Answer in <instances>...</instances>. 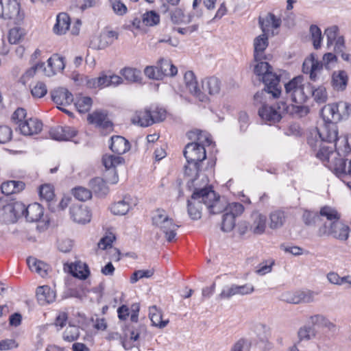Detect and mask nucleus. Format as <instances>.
<instances>
[{
    "label": "nucleus",
    "mask_w": 351,
    "mask_h": 351,
    "mask_svg": "<svg viewBox=\"0 0 351 351\" xmlns=\"http://www.w3.org/2000/svg\"><path fill=\"white\" fill-rule=\"evenodd\" d=\"M203 206H206L210 214H219L226 208V199L217 193L199 196L198 193H193L187 199V213L192 220H198L202 217Z\"/></svg>",
    "instance_id": "nucleus-1"
},
{
    "label": "nucleus",
    "mask_w": 351,
    "mask_h": 351,
    "mask_svg": "<svg viewBox=\"0 0 351 351\" xmlns=\"http://www.w3.org/2000/svg\"><path fill=\"white\" fill-rule=\"evenodd\" d=\"M189 138L193 141L186 145L183 154L187 161L185 171L196 168V165L206 158L205 146L210 145L213 141L210 134L198 130L191 131L187 134Z\"/></svg>",
    "instance_id": "nucleus-2"
},
{
    "label": "nucleus",
    "mask_w": 351,
    "mask_h": 351,
    "mask_svg": "<svg viewBox=\"0 0 351 351\" xmlns=\"http://www.w3.org/2000/svg\"><path fill=\"white\" fill-rule=\"evenodd\" d=\"M272 96L267 91L257 92L254 96V104L258 107V114L265 122L272 124L278 122L285 114V101L272 104L267 101L268 96Z\"/></svg>",
    "instance_id": "nucleus-3"
},
{
    "label": "nucleus",
    "mask_w": 351,
    "mask_h": 351,
    "mask_svg": "<svg viewBox=\"0 0 351 351\" xmlns=\"http://www.w3.org/2000/svg\"><path fill=\"white\" fill-rule=\"evenodd\" d=\"M316 156L334 173L351 176V160L347 162L338 157L333 145H325L324 143H322Z\"/></svg>",
    "instance_id": "nucleus-4"
},
{
    "label": "nucleus",
    "mask_w": 351,
    "mask_h": 351,
    "mask_svg": "<svg viewBox=\"0 0 351 351\" xmlns=\"http://www.w3.org/2000/svg\"><path fill=\"white\" fill-rule=\"evenodd\" d=\"M254 73L258 76V80L265 84L263 90L271 93L273 98H278L281 94L280 85V75L273 72L272 66L263 60H258L254 68Z\"/></svg>",
    "instance_id": "nucleus-5"
},
{
    "label": "nucleus",
    "mask_w": 351,
    "mask_h": 351,
    "mask_svg": "<svg viewBox=\"0 0 351 351\" xmlns=\"http://www.w3.org/2000/svg\"><path fill=\"white\" fill-rule=\"evenodd\" d=\"M110 141V149L112 152L118 155L123 154L130 149V144L129 141L123 136H114L111 137ZM102 162L104 167L109 169L111 168H115L119 165L123 164L125 160L120 156L106 154L103 156Z\"/></svg>",
    "instance_id": "nucleus-6"
},
{
    "label": "nucleus",
    "mask_w": 351,
    "mask_h": 351,
    "mask_svg": "<svg viewBox=\"0 0 351 351\" xmlns=\"http://www.w3.org/2000/svg\"><path fill=\"white\" fill-rule=\"evenodd\" d=\"M351 114V106L346 101L326 105L322 110L323 121H331L335 123L347 119Z\"/></svg>",
    "instance_id": "nucleus-7"
},
{
    "label": "nucleus",
    "mask_w": 351,
    "mask_h": 351,
    "mask_svg": "<svg viewBox=\"0 0 351 351\" xmlns=\"http://www.w3.org/2000/svg\"><path fill=\"white\" fill-rule=\"evenodd\" d=\"M285 88L287 96L295 104H302L308 98V95L304 91L305 84L302 76L293 78L285 84Z\"/></svg>",
    "instance_id": "nucleus-8"
},
{
    "label": "nucleus",
    "mask_w": 351,
    "mask_h": 351,
    "mask_svg": "<svg viewBox=\"0 0 351 351\" xmlns=\"http://www.w3.org/2000/svg\"><path fill=\"white\" fill-rule=\"evenodd\" d=\"M47 62L49 68V69H47L45 67L44 62H38L27 71V75L32 76L35 73L36 71L43 70L47 76H52L56 73L63 71L65 67L64 58L58 54H53L48 59Z\"/></svg>",
    "instance_id": "nucleus-9"
},
{
    "label": "nucleus",
    "mask_w": 351,
    "mask_h": 351,
    "mask_svg": "<svg viewBox=\"0 0 351 351\" xmlns=\"http://www.w3.org/2000/svg\"><path fill=\"white\" fill-rule=\"evenodd\" d=\"M349 232V226L343 223L339 220L330 222L328 225L324 223L323 226L319 229V234L320 236L332 234L334 237L342 241L348 239Z\"/></svg>",
    "instance_id": "nucleus-10"
},
{
    "label": "nucleus",
    "mask_w": 351,
    "mask_h": 351,
    "mask_svg": "<svg viewBox=\"0 0 351 351\" xmlns=\"http://www.w3.org/2000/svg\"><path fill=\"white\" fill-rule=\"evenodd\" d=\"M0 17L19 23L23 19L18 0H0Z\"/></svg>",
    "instance_id": "nucleus-11"
},
{
    "label": "nucleus",
    "mask_w": 351,
    "mask_h": 351,
    "mask_svg": "<svg viewBox=\"0 0 351 351\" xmlns=\"http://www.w3.org/2000/svg\"><path fill=\"white\" fill-rule=\"evenodd\" d=\"M118 182V177H94L89 181V186L92 193L104 197L109 193V184H115Z\"/></svg>",
    "instance_id": "nucleus-12"
},
{
    "label": "nucleus",
    "mask_w": 351,
    "mask_h": 351,
    "mask_svg": "<svg viewBox=\"0 0 351 351\" xmlns=\"http://www.w3.org/2000/svg\"><path fill=\"white\" fill-rule=\"evenodd\" d=\"M119 34L115 31L104 30L99 36L94 37L90 40L89 47L96 50L106 49L117 40Z\"/></svg>",
    "instance_id": "nucleus-13"
},
{
    "label": "nucleus",
    "mask_w": 351,
    "mask_h": 351,
    "mask_svg": "<svg viewBox=\"0 0 351 351\" xmlns=\"http://www.w3.org/2000/svg\"><path fill=\"white\" fill-rule=\"evenodd\" d=\"M317 132L322 143L333 145L339 138L337 125L331 121H324L323 125L317 129Z\"/></svg>",
    "instance_id": "nucleus-14"
},
{
    "label": "nucleus",
    "mask_w": 351,
    "mask_h": 351,
    "mask_svg": "<svg viewBox=\"0 0 351 351\" xmlns=\"http://www.w3.org/2000/svg\"><path fill=\"white\" fill-rule=\"evenodd\" d=\"M208 177H194L187 182V188L193 193H198L199 196L208 193H217L211 185L208 184Z\"/></svg>",
    "instance_id": "nucleus-15"
},
{
    "label": "nucleus",
    "mask_w": 351,
    "mask_h": 351,
    "mask_svg": "<svg viewBox=\"0 0 351 351\" xmlns=\"http://www.w3.org/2000/svg\"><path fill=\"white\" fill-rule=\"evenodd\" d=\"M184 80L186 88L197 99L202 102H207L208 97L204 93L202 92L198 86L197 82L195 79L194 73L189 71L185 73Z\"/></svg>",
    "instance_id": "nucleus-16"
},
{
    "label": "nucleus",
    "mask_w": 351,
    "mask_h": 351,
    "mask_svg": "<svg viewBox=\"0 0 351 351\" xmlns=\"http://www.w3.org/2000/svg\"><path fill=\"white\" fill-rule=\"evenodd\" d=\"M71 219L77 223L85 224L91 220V212L88 207L84 204H73L70 207Z\"/></svg>",
    "instance_id": "nucleus-17"
},
{
    "label": "nucleus",
    "mask_w": 351,
    "mask_h": 351,
    "mask_svg": "<svg viewBox=\"0 0 351 351\" xmlns=\"http://www.w3.org/2000/svg\"><path fill=\"white\" fill-rule=\"evenodd\" d=\"M324 63L317 58L313 54L306 58L302 65V71L304 73L309 74L310 79L313 81H316L318 75L321 73L323 69Z\"/></svg>",
    "instance_id": "nucleus-18"
},
{
    "label": "nucleus",
    "mask_w": 351,
    "mask_h": 351,
    "mask_svg": "<svg viewBox=\"0 0 351 351\" xmlns=\"http://www.w3.org/2000/svg\"><path fill=\"white\" fill-rule=\"evenodd\" d=\"M324 34L327 37V46L329 47L334 45V51L335 52H342L344 49L343 37L339 35L338 27L334 25L327 28Z\"/></svg>",
    "instance_id": "nucleus-19"
},
{
    "label": "nucleus",
    "mask_w": 351,
    "mask_h": 351,
    "mask_svg": "<svg viewBox=\"0 0 351 351\" xmlns=\"http://www.w3.org/2000/svg\"><path fill=\"white\" fill-rule=\"evenodd\" d=\"M136 200L130 195H125L121 199L115 202L110 207L111 212L116 215L127 214L133 206H136Z\"/></svg>",
    "instance_id": "nucleus-20"
},
{
    "label": "nucleus",
    "mask_w": 351,
    "mask_h": 351,
    "mask_svg": "<svg viewBox=\"0 0 351 351\" xmlns=\"http://www.w3.org/2000/svg\"><path fill=\"white\" fill-rule=\"evenodd\" d=\"M53 101L58 106H66L70 105L73 101V95L65 88L60 87L51 92Z\"/></svg>",
    "instance_id": "nucleus-21"
},
{
    "label": "nucleus",
    "mask_w": 351,
    "mask_h": 351,
    "mask_svg": "<svg viewBox=\"0 0 351 351\" xmlns=\"http://www.w3.org/2000/svg\"><path fill=\"white\" fill-rule=\"evenodd\" d=\"M42 128L43 123L36 118H28L19 125L21 133L27 136L36 134Z\"/></svg>",
    "instance_id": "nucleus-22"
},
{
    "label": "nucleus",
    "mask_w": 351,
    "mask_h": 351,
    "mask_svg": "<svg viewBox=\"0 0 351 351\" xmlns=\"http://www.w3.org/2000/svg\"><path fill=\"white\" fill-rule=\"evenodd\" d=\"M269 44L268 35L262 34L256 37L254 40V61L263 60L267 59L265 55V51Z\"/></svg>",
    "instance_id": "nucleus-23"
},
{
    "label": "nucleus",
    "mask_w": 351,
    "mask_h": 351,
    "mask_svg": "<svg viewBox=\"0 0 351 351\" xmlns=\"http://www.w3.org/2000/svg\"><path fill=\"white\" fill-rule=\"evenodd\" d=\"M251 219L252 222L250 224V230L254 234L260 235L263 234L266 228V216L258 212H254L252 214Z\"/></svg>",
    "instance_id": "nucleus-24"
},
{
    "label": "nucleus",
    "mask_w": 351,
    "mask_h": 351,
    "mask_svg": "<svg viewBox=\"0 0 351 351\" xmlns=\"http://www.w3.org/2000/svg\"><path fill=\"white\" fill-rule=\"evenodd\" d=\"M338 157L346 156L351 153V135L339 136L333 144Z\"/></svg>",
    "instance_id": "nucleus-25"
},
{
    "label": "nucleus",
    "mask_w": 351,
    "mask_h": 351,
    "mask_svg": "<svg viewBox=\"0 0 351 351\" xmlns=\"http://www.w3.org/2000/svg\"><path fill=\"white\" fill-rule=\"evenodd\" d=\"M151 111L147 108L137 110L131 118V121L141 127H148L154 124Z\"/></svg>",
    "instance_id": "nucleus-26"
},
{
    "label": "nucleus",
    "mask_w": 351,
    "mask_h": 351,
    "mask_svg": "<svg viewBox=\"0 0 351 351\" xmlns=\"http://www.w3.org/2000/svg\"><path fill=\"white\" fill-rule=\"evenodd\" d=\"M56 292L49 286L43 285L36 289V298L41 305L53 302L56 299Z\"/></svg>",
    "instance_id": "nucleus-27"
},
{
    "label": "nucleus",
    "mask_w": 351,
    "mask_h": 351,
    "mask_svg": "<svg viewBox=\"0 0 351 351\" xmlns=\"http://www.w3.org/2000/svg\"><path fill=\"white\" fill-rule=\"evenodd\" d=\"M27 263L32 271L36 272L43 278L47 276L50 270V266L48 264L34 257H29L27 259Z\"/></svg>",
    "instance_id": "nucleus-28"
},
{
    "label": "nucleus",
    "mask_w": 351,
    "mask_h": 351,
    "mask_svg": "<svg viewBox=\"0 0 351 351\" xmlns=\"http://www.w3.org/2000/svg\"><path fill=\"white\" fill-rule=\"evenodd\" d=\"M215 162L213 160L207 161L205 164L204 160H202L197 163L196 168H192L191 170L185 171V174L189 176L195 174V176H208L214 173Z\"/></svg>",
    "instance_id": "nucleus-29"
},
{
    "label": "nucleus",
    "mask_w": 351,
    "mask_h": 351,
    "mask_svg": "<svg viewBox=\"0 0 351 351\" xmlns=\"http://www.w3.org/2000/svg\"><path fill=\"white\" fill-rule=\"evenodd\" d=\"M88 121L97 127L108 129L112 127V123L108 119L107 114L104 111H95L88 116Z\"/></svg>",
    "instance_id": "nucleus-30"
},
{
    "label": "nucleus",
    "mask_w": 351,
    "mask_h": 351,
    "mask_svg": "<svg viewBox=\"0 0 351 351\" xmlns=\"http://www.w3.org/2000/svg\"><path fill=\"white\" fill-rule=\"evenodd\" d=\"M348 75L345 71H334L332 75L331 85L337 91L344 90L348 85Z\"/></svg>",
    "instance_id": "nucleus-31"
},
{
    "label": "nucleus",
    "mask_w": 351,
    "mask_h": 351,
    "mask_svg": "<svg viewBox=\"0 0 351 351\" xmlns=\"http://www.w3.org/2000/svg\"><path fill=\"white\" fill-rule=\"evenodd\" d=\"M280 20L276 19L272 14H268L265 18L259 17V24L263 34L269 35L273 29H276L280 25Z\"/></svg>",
    "instance_id": "nucleus-32"
},
{
    "label": "nucleus",
    "mask_w": 351,
    "mask_h": 351,
    "mask_svg": "<svg viewBox=\"0 0 351 351\" xmlns=\"http://www.w3.org/2000/svg\"><path fill=\"white\" fill-rule=\"evenodd\" d=\"M25 218L29 222H36L43 217L44 210L38 203H33L25 209Z\"/></svg>",
    "instance_id": "nucleus-33"
},
{
    "label": "nucleus",
    "mask_w": 351,
    "mask_h": 351,
    "mask_svg": "<svg viewBox=\"0 0 351 351\" xmlns=\"http://www.w3.org/2000/svg\"><path fill=\"white\" fill-rule=\"evenodd\" d=\"M71 20L65 12H61L56 17V23L53 27V32L58 35L64 34L69 29Z\"/></svg>",
    "instance_id": "nucleus-34"
},
{
    "label": "nucleus",
    "mask_w": 351,
    "mask_h": 351,
    "mask_svg": "<svg viewBox=\"0 0 351 351\" xmlns=\"http://www.w3.org/2000/svg\"><path fill=\"white\" fill-rule=\"evenodd\" d=\"M220 81L215 77L206 78L202 82V92L206 95V93L210 95L218 94L220 91Z\"/></svg>",
    "instance_id": "nucleus-35"
},
{
    "label": "nucleus",
    "mask_w": 351,
    "mask_h": 351,
    "mask_svg": "<svg viewBox=\"0 0 351 351\" xmlns=\"http://www.w3.org/2000/svg\"><path fill=\"white\" fill-rule=\"evenodd\" d=\"M71 274L81 280H86L90 275V270L87 264L81 261L76 262L69 266Z\"/></svg>",
    "instance_id": "nucleus-36"
},
{
    "label": "nucleus",
    "mask_w": 351,
    "mask_h": 351,
    "mask_svg": "<svg viewBox=\"0 0 351 351\" xmlns=\"http://www.w3.org/2000/svg\"><path fill=\"white\" fill-rule=\"evenodd\" d=\"M24 188V182L17 180H8L3 182L1 185L2 193L6 195L19 193L23 190Z\"/></svg>",
    "instance_id": "nucleus-37"
},
{
    "label": "nucleus",
    "mask_w": 351,
    "mask_h": 351,
    "mask_svg": "<svg viewBox=\"0 0 351 351\" xmlns=\"http://www.w3.org/2000/svg\"><path fill=\"white\" fill-rule=\"evenodd\" d=\"M149 317L152 323V325L159 328H165L169 323V319H162V311L155 305L149 307Z\"/></svg>",
    "instance_id": "nucleus-38"
},
{
    "label": "nucleus",
    "mask_w": 351,
    "mask_h": 351,
    "mask_svg": "<svg viewBox=\"0 0 351 351\" xmlns=\"http://www.w3.org/2000/svg\"><path fill=\"white\" fill-rule=\"evenodd\" d=\"M316 293L311 291H299L291 298L284 299L289 303H311L314 301Z\"/></svg>",
    "instance_id": "nucleus-39"
},
{
    "label": "nucleus",
    "mask_w": 351,
    "mask_h": 351,
    "mask_svg": "<svg viewBox=\"0 0 351 351\" xmlns=\"http://www.w3.org/2000/svg\"><path fill=\"white\" fill-rule=\"evenodd\" d=\"M158 69L161 74V77L163 76H175L178 73L177 68L169 60L160 59L158 62Z\"/></svg>",
    "instance_id": "nucleus-40"
},
{
    "label": "nucleus",
    "mask_w": 351,
    "mask_h": 351,
    "mask_svg": "<svg viewBox=\"0 0 351 351\" xmlns=\"http://www.w3.org/2000/svg\"><path fill=\"white\" fill-rule=\"evenodd\" d=\"M285 113L296 116L298 117H302L308 114L309 112V108L306 106H304L302 104H288L285 101Z\"/></svg>",
    "instance_id": "nucleus-41"
},
{
    "label": "nucleus",
    "mask_w": 351,
    "mask_h": 351,
    "mask_svg": "<svg viewBox=\"0 0 351 351\" xmlns=\"http://www.w3.org/2000/svg\"><path fill=\"white\" fill-rule=\"evenodd\" d=\"M178 227L179 226L176 225L173 222V219L171 218L169 220L166 221L162 226H158V228L165 234L167 241L171 242L176 235V230Z\"/></svg>",
    "instance_id": "nucleus-42"
},
{
    "label": "nucleus",
    "mask_w": 351,
    "mask_h": 351,
    "mask_svg": "<svg viewBox=\"0 0 351 351\" xmlns=\"http://www.w3.org/2000/svg\"><path fill=\"white\" fill-rule=\"evenodd\" d=\"M310 320L312 325L326 328L329 331H335L336 329V325L323 315L317 314L311 316Z\"/></svg>",
    "instance_id": "nucleus-43"
},
{
    "label": "nucleus",
    "mask_w": 351,
    "mask_h": 351,
    "mask_svg": "<svg viewBox=\"0 0 351 351\" xmlns=\"http://www.w3.org/2000/svg\"><path fill=\"white\" fill-rule=\"evenodd\" d=\"M317 336V330L314 326L304 325L301 326L298 331V342L309 341Z\"/></svg>",
    "instance_id": "nucleus-44"
},
{
    "label": "nucleus",
    "mask_w": 351,
    "mask_h": 351,
    "mask_svg": "<svg viewBox=\"0 0 351 351\" xmlns=\"http://www.w3.org/2000/svg\"><path fill=\"white\" fill-rule=\"evenodd\" d=\"M285 213L281 210H275L269 215V228L276 230L281 228L285 221Z\"/></svg>",
    "instance_id": "nucleus-45"
},
{
    "label": "nucleus",
    "mask_w": 351,
    "mask_h": 351,
    "mask_svg": "<svg viewBox=\"0 0 351 351\" xmlns=\"http://www.w3.org/2000/svg\"><path fill=\"white\" fill-rule=\"evenodd\" d=\"M319 216V217H324L326 218L327 221L325 223H326L327 225H328L330 222L338 221L340 219V215L338 212L330 206H324L322 208Z\"/></svg>",
    "instance_id": "nucleus-46"
},
{
    "label": "nucleus",
    "mask_w": 351,
    "mask_h": 351,
    "mask_svg": "<svg viewBox=\"0 0 351 351\" xmlns=\"http://www.w3.org/2000/svg\"><path fill=\"white\" fill-rule=\"evenodd\" d=\"M72 195L79 201L85 202L92 197V191L84 186H76L71 191Z\"/></svg>",
    "instance_id": "nucleus-47"
},
{
    "label": "nucleus",
    "mask_w": 351,
    "mask_h": 351,
    "mask_svg": "<svg viewBox=\"0 0 351 351\" xmlns=\"http://www.w3.org/2000/svg\"><path fill=\"white\" fill-rule=\"evenodd\" d=\"M124 78L131 82H138L141 80V71L136 69L125 68L121 71Z\"/></svg>",
    "instance_id": "nucleus-48"
},
{
    "label": "nucleus",
    "mask_w": 351,
    "mask_h": 351,
    "mask_svg": "<svg viewBox=\"0 0 351 351\" xmlns=\"http://www.w3.org/2000/svg\"><path fill=\"white\" fill-rule=\"evenodd\" d=\"M170 219L165 210L158 208L153 214L152 223L156 227L162 226L166 221Z\"/></svg>",
    "instance_id": "nucleus-49"
},
{
    "label": "nucleus",
    "mask_w": 351,
    "mask_h": 351,
    "mask_svg": "<svg viewBox=\"0 0 351 351\" xmlns=\"http://www.w3.org/2000/svg\"><path fill=\"white\" fill-rule=\"evenodd\" d=\"M93 104L92 99L89 97H81L77 99L75 106L80 113L89 111Z\"/></svg>",
    "instance_id": "nucleus-50"
},
{
    "label": "nucleus",
    "mask_w": 351,
    "mask_h": 351,
    "mask_svg": "<svg viewBox=\"0 0 351 351\" xmlns=\"http://www.w3.org/2000/svg\"><path fill=\"white\" fill-rule=\"evenodd\" d=\"M39 195L42 199L51 202L55 197L54 189L50 184H44L39 187Z\"/></svg>",
    "instance_id": "nucleus-51"
},
{
    "label": "nucleus",
    "mask_w": 351,
    "mask_h": 351,
    "mask_svg": "<svg viewBox=\"0 0 351 351\" xmlns=\"http://www.w3.org/2000/svg\"><path fill=\"white\" fill-rule=\"evenodd\" d=\"M312 96L314 100L318 104H324L328 99V93L325 87L320 86L312 89Z\"/></svg>",
    "instance_id": "nucleus-52"
},
{
    "label": "nucleus",
    "mask_w": 351,
    "mask_h": 351,
    "mask_svg": "<svg viewBox=\"0 0 351 351\" xmlns=\"http://www.w3.org/2000/svg\"><path fill=\"white\" fill-rule=\"evenodd\" d=\"M235 226V217L230 213H225L223 215L221 229L222 231L229 232L233 230Z\"/></svg>",
    "instance_id": "nucleus-53"
},
{
    "label": "nucleus",
    "mask_w": 351,
    "mask_h": 351,
    "mask_svg": "<svg viewBox=\"0 0 351 351\" xmlns=\"http://www.w3.org/2000/svg\"><path fill=\"white\" fill-rule=\"evenodd\" d=\"M80 336L79 327L74 325H69L63 334V339L69 342L76 340Z\"/></svg>",
    "instance_id": "nucleus-54"
},
{
    "label": "nucleus",
    "mask_w": 351,
    "mask_h": 351,
    "mask_svg": "<svg viewBox=\"0 0 351 351\" xmlns=\"http://www.w3.org/2000/svg\"><path fill=\"white\" fill-rule=\"evenodd\" d=\"M310 34L314 48L316 49H319L322 40L321 29L317 25H312L310 27Z\"/></svg>",
    "instance_id": "nucleus-55"
},
{
    "label": "nucleus",
    "mask_w": 351,
    "mask_h": 351,
    "mask_svg": "<svg viewBox=\"0 0 351 351\" xmlns=\"http://www.w3.org/2000/svg\"><path fill=\"white\" fill-rule=\"evenodd\" d=\"M160 16L154 11H149L143 16V23L147 26H154L159 23Z\"/></svg>",
    "instance_id": "nucleus-56"
},
{
    "label": "nucleus",
    "mask_w": 351,
    "mask_h": 351,
    "mask_svg": "<svg viewBox=\"0 0 351 351\" xmlns=\"http://www.w3.org/2000/svg\"><path fill=\"white\" fill-rule=\"evenodd\" d=\"M223 210H227V213H230L232 215L233 217H236L243 213L244 207L239 202H232L230 204L226 202V206Z\"/></svg>",
    "instance_id": "nucleus-57"
},
{
    "label": "nucleus",
    "mask_w": 351,
    "mask_h": 351,
    "mask_svg": "<svg viewBox=\"0 0 351 351\" xmlns=\"http://www.w3.org/2000/svg\"><path fill=\"white\" fill-rule=\"evenodd\" d=\"M274 265V260H267L261 263L256 267V273L260 276H263L269 274L272 270V267Z\"/></svg>",
    "instance_id": "nucleus-58"
},
{
    "label": "nucleus",
    "mask_w": 351,
    "mask_h": 351,
    "mask_svg": "<svg viewBox=\"0 0 351 351\" xmlns=\"http://www.w3.org/2000/svg\"><path fill=\"white\" fill-rule=\"evenodd\" d=\"M47 93L46 85L41 82H38L32 88L31 93L34 97L41 98L43 97Z\"/></svg>",
    "instance_id": "nucleus-59"
},
{
    "label": "nucleus",
    "mask_w": 351,
    "mask_h": 351,
    "mask_svg": "<svg viewBox=\"0 0 351 351\" xmlns=\"http://www.w3.org/2000/svg\"><path fill=\"white\" fill-rule=\"evenodd\" d=\"M236 295L235 284L224 287L218 295L220 300H228Z\"/></svg>",
    "instance_id": "nucleus-60"
},
{
    "label": "nucleus",
    "mask_w": 351,
    "mask_h": 351,
    "mask_svg": "<svg viewBox=\"0 0 351 351\" xmlns=\"http://www.w3.org/2000/svg\"><path fill=\"white\" fill-rule=\"evenodd\" d=\"M12 136V131L10 128L6 125L0 126V143L9 142Z\"/></svg>",
    "instance_id": "nucleus-61"
},
{
    "label": "nucleus",
    "mask_w": 351,
    "mask_h": 351,
    "mask_svg": "<svg viewBox=\"0 0 351 351\" xmlns=\"http://www.w3.org/2000/svg\"><path fill=\"white\" fill-rule=\"evenodd\" d=\"M23 35V32L20 28H12L9 32L8 40L11 44H16L21 40Z\"/></svg>",
    "instance_id": "nucleus-62"
},
{
    "label": "nucleus",
    "mask_w": 351,
    "mask_h": 351,
    "mask_svg": "<svg viewBox=\"0 0 351 351\" xmlns=\"http://www.w3.org/2000/svg\"><path fill=\"white\" fill-rule=\"evenodd\" d=\"M302 218L305 224L308 226L313 225L321 220L317 213L310 211H305L302 215Z\"/></svg>",
    "instance_id": "nucleus-63"
},
{
    "label": "nucleus",
    "mask_w": 351,
    "mask_h": 351,
    "mask_svg": "<svg viewBox=\"0 0 351 351\" xmlns=\"http://www.w3.org/2000/svg\"><path fill=\"white\" fill-rule=\"evenodd\" d=\"M26 115V110L24 108H19L13 113L12 119L19 128L20 123L27 119Z\"/></svg>",
    "instance_id": "nucleus-64"
}]
</instances>
